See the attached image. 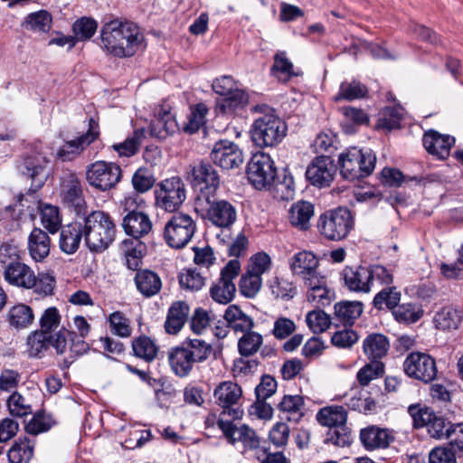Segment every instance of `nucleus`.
Returning a JSON list of instances; mask_svg holds the SVG:
<instances>
[{
  "label": "nucleus",
  "instance_id": "f257e3e1",
  "mask_svg": "<svg viewBox=\"0 0 463 463\" xmlns=\"http://www.w3.org/2000/svg\"><path fill=\"white\" fill-rule=\"evenodd\" d=\"M100 47L116 58H129L144 48L140 27L130 21L114 19L100 30Z\"/></svg>",
  "mask_w": 463,
  "mask_h": 463
},
{
  "label": "nucleus",
  "instance_id": "f03ea898",
  "mask_svg": "<svg viewBox=\"0 0 463 463\" xmlns=\"http://www.w3.org/2000/svg\"><path fill=\"white\" fill-rule=\"evenodd\" d=\"M84 241L92 252H101L115 240L116 226L111 216L103 211L83 214L80 222Z\"/></svg>",
  "mask_w": 463,
  "mask_h": 463
},
{
  "label": "nucleus",
  "instance_id": "7ed1b4c3",
  "mask_svg": "<svg viewBox=\"0 0 463 463\" xmlns=\"http://www.w3.org/2000/svg\"><path fill=\"white\" fill-rule=\"evenodd\" d=\"M256 110L262 112L252 123L250 137L260 147L274 146L286 137L288 127L275 111L267 106H258Z\"/></svg>",
  "mask_w": 463,
  "mask_h": 463
},
{
  "label": "nucleus",
  "instance_id": "20e7f679",
  "mask_svg": "<svg viewBox=\"0 0 463 463\" xmlns=\"http://www.w3.org/2000/svg\"><path fill=\"white\" fill-rule=\"evenodd\" d=\"M376 156L372 150L356 146L347 148L338 156L340 174L349 181L369 176L374 170Z\"/></svg>",
  "mask_w": 463,
  "mask_h": 463
},
{
  "label": "nucleus",
  "instance_id": "39448f33",
  "mask_svg": "<svg viewBox=\"0 0 463 463\" xmlns=\"http://www.w3.org/2000/svg\"><path fill=\"white\" fill-rule=\"evenodd\" d=\"M196 229V222L191 215L177 213L173 214L165 222L164 239L169 247L182 249L191 241Z\"/></svg>",
  "mask_w": 463,
  "mask_h": 463
},
{
  "label": "nucleus",
  "instance_id": "423d86ee",
  "mask_svg": "<svg viewBox=\"0 0 463 463\" xmlns=\"http://www.w3.org/2000/svg\"><path fill=\"white\" fill-rule=\"evenodd\" d=\"M352 214L346 208L339 207L322 214L317 222L320 234L329 241H341L353 229Z\"/></svg>",
  "mask_w": 463,
  "mask_h": 463
},
{
  "label": "nucleus",
  "instance_id": "0eeeda50",
  "mask_svg": "<svg viewBox=\"0 0 463 463\" xmlns=\"http://www.w3.org/2000/svg\"><path fill=\"white\" fill-rule=\"evenodd\" d=\"M217 426L222 431L227 441L232 445L241 443L244 451H254V455L258 454V450L261 449L260 439L255 430L248 425L241 424L237 426L229 419L219 418Z\"/></svg>",
  "mask_w": 463,
  "mask_h": 463
},
{
  "label": "nucleus",
  "instance_id": "6e6552de",
  "mask_svg": "<svg viewBox=\"0 0 463 463\" xmlns=\"http://www.w3.org/2000/svg\"><path fill=\"white\" fill-rule=\"evenodd\" d=\"M48 163L46 156L41 152L27 154L18 161L17 171L22 176L31 180V191L39 190L46 182L49 175Z\"/></svg>",
  "mask_w": 463,
  "mask_h": 463
},
{
  "label": "nucleus",
  "instance_id": "1a4fd4ad",
  "mask_svg": "<svg viewBox=\"0 0 463 463\" xmlns=\"http://www.w3.org/2000/svg\"><path fill=\"white\" fill-rule=\"evenodd\" d=\"M277 170L270 156L259 152L252 156L247 166L249 182L256 189L270 187L275 180Z\"/></svg>",
  "mask_w": 463,
  "mask_h": 463
},
{
  "label": "nucleus",
  "instance_id": "9d476101",
  "mask_svg": "<svg viewBox=\"0 0 463 463\" xmlns=\"http://www.w3.org/2000/svg\"><path fill=\"white\" fill-rule=\"evenodd\" d=\"M241 262L237 260H231L222 269L220 279L212 285L210 288L211 298L217 303L228 304L235 297L236 286L233 280L239 276Z\"/></svg>",
  "mask_w": 463,
  "mask_h": 463
},
{
  "label": "nucleus",
  "instance_id": "9b49d317",
  "mask_svg": "<svg viewBox=\"0 0 463 463\" xmlns=\"http://www.w3.org/2000/svg\"><path fill=\"white\" fill-rule=\"evenodd\" d=\"M86 179L90 186L107 191L120 181L121 168L115 163L97 161L88 166Z\"/></svg>",
  "mask_w": 463,
  "mask_h": 463
},
{
  "label": "nucleus",
  "instance_id": "f8f14e48",
  "mask_svg": "<svg viewBox=\"0 0 463 463\" xmlns=\"http://www.w3.org/2000/svg\"><path fill=\"white\" fill-rule=\"evenodd\" d=\"M403 371L409 377L429 383L437 377L436 361L425 353L413 352L403 362Z\"/></svg>",
  "mask_w": 463,
  "mask_h": 463
},
{
  "label": "nucleus",
  "instance_id": "ddd939ff",
  "mask_svg": "<svg viewBox=\"0 0 463 463\" xmlns=\"http://www.w3.org/2000/svg\"><path fill=\"white\" fill-rule=\"evenodd\" d=\"M155 194L156 205L170 213L176 211L186 197L184 184L179 177L162 181Z\"/></svg>",
  "mask_w": 463,
  "mask_h": 463
},
{
  "label": "nucleus",
  "instance_id": "4468645a",
  "mask_svg": "<svg viewBox=\"0 0 463 463\" xmlns=\"http://www.w3.org/2000/svg\"><path fill=\"white\" fill-rule=\"evenodd\" d=\"M216 403L222 408L219 418L231 420L240 419L242 411L240 408H233L242 396V390L240 385L232 381H225L217 385L213 392Z\"/></svg>",
  "mask_w": 463,
  "mask_h": 463
},
{
  "label": "nucleus",
  "instance_id": "2eb2a0df",
  "mask_svg": "<svg viewBox=\"0 0 463 463\" xmlns=\"http://www.w3.org/2000/svg\"><path fill=\"white\" fill-rule=\"evenodd\" d=\"M194 185L199 186V194L196 197L197 204L203 205V202H210V197L219 186L220 179L215 168L206 162H201L193 168Z\"/></svg>",
  "mask_w": 463,
  "mask_h": 463
},
{
  "label": "nucleus",
  "instance_id": "dca6fc26",
  "mask_svg": "<svg viewBox=\"0 0 463 463\" xmlns=\"http://www.w3.org/2000/svg\"><path fill=\"white\" fill-rule=\"evenodd\" d=\"M211 160L222 169L240 167L243 161V153L234 142L222 139L213 145L210 153Z\"/></svg>",
  "mask_w": 463,
  "mask_h": 463
},
{
  "label": "nucleus",
  "instance_id": "f3484780",
  "mask_svg": "<svg viewBox=\"0 0 463 463\" xmlns=\"http://www.w3.org/2000/svg\"><path fill=\"white\" fill-rule=\"evenodd\" d=\"M99 135V124L93 118H90L88 131L75 139L66 141L58 150L57 157L62 161H72L79 156L87 146L93 143L98 138Z\"/></svg>",
  "mask_w": 463,
  "mask_h": 463
},
{
  "label": "nucleus",
  "instance_id": "a211bd4d",
  "mask_svg": "<svg viewBox=\"0 0 463 463\" xmlns=\"http://www.w3.org/2000/svg\"><path fill=\"white\" fill-rule=\"evenodd\" d=\"M202 210L206 211L207 219L215 226L229 228L237 219L235 207L226 200H214L210 197V202H203L199 205Z\"/></svg>",
  "mask_w": 463,
  "mask_h": 463
},
{
  "label": "nucleus",
  "instance_id": "6ab92c4d",
  "mask_svg": "<svg viewBox=\"0 0 463 463\" xmlns=\"http://www.w3.org/2000/svg\"><path fill=\"white\" fill-rule=\"evenodd\" d=\"M336 167L330 157L317 156L307 166L306 177L315 186H329L334 179Z\"/></svg>",
  "mask_w": 463,
  "mask_h": 463
},
{
  "label": "nucleus",
  "instance_id": "aec40b11",
  "mask_svg": "<svg viewBox=\"0 0 463 463\" xmlns=\"http://www.w3.org/2000/svg\"><path fill=\"white\" fill-rule=\"evenodd\" d=\"M61 195L63 203L73 209L78 215L86 213L87 203L81 183L76 175H70L63 180Z\"/></svg>",
  "mask_w": 463,
  "mask_h": 463
},
{
  "label": "nucleus",
  "instance_id": "412c9836",
  "mask_svg": "<svg viewBox=\"0 0 463 463\" xmlns=\"http://www.w3.org/2000/svg\"><path fill=\"white\" fill-rule=\"evenodd\" d=\"M360 440L367 450H374L389 447L394 436L388 429L369 426L360 430Z\"/></svg>",
  "mask_w": 463,
  "mask_h": 463
},
{
  "label": "nucleus",
  "instance_id": "4be33fe9",
  "mask_svg": "<svg viewBox=\"0 0 463 463\" xmlns=\"http://www.w3.org/2000/svg\"><path fill=\"white\" fill-rule=\"evenodd\" d=\"M422 142L424 147L430 154L444 159L449 155V151L455 143V138L449 135H441L438 131L430 129L423 135Z\"/></svg>",
  "mask_w": 463,
  "mask_h": 463
},
{
  "label": "nucleus",
  "instance_id": "5701e85b",
  "mask_svg": "<svg viewBox=\"0 0 463 463\" xmlns=\"http://www.w3.org/2000/svg\"><path fill=\"white\" fill-rule=\"evenodd\" d=\"M122 227L132 240H138L147 235L152 231V222L144 212L127 213L122 220Z\"/></svg>",
  "mask_w": 463,
  "mask_h": 463
},
{
  "label": "nucleus",
  "instance_id": "b1692460",
  "mask_svg": "<svg viewBox=\"0 0 463 463\" xmlns=\"http://www.w3.org/2000/svg\"><path fill=\"white\" fill-rule=\"evenodd\" d=\"M341 275L345 285L351 291L367 293L372 288L370 274L366 267H345Z\"/></svg>",
  "mask_w": 463,
  "mask_h": 463
},
{
  "label": "nucleus",
  "instance_id": "393cba45",
  "mask_svg": "<svg viewBox=\"0 0 463 463\" xmlns=\"http://www.w3.org/2000/svg\"><path fill=\"white\" fill-rule=\"evenodd\" d=\"M33 273L34 271L28 265L13 261L5 267L4 278L10 285L29 289L33 285Z\"/></svg>",
  "mask_w": 463,
  "mask_h": 463
},
{
  "label": "nucleus",
  "instance_id": "a878e982",
  "mask_svg": "<svg viewBox=\"0 0 463 463\" xmlns=\"http://www.w3.org/2000/svg\"><path fill=\"white\" fill-rule=\"evenodd\" d=\"M134 282L137 291L144 298L157 295L162 288V280L159 275L148 269L137 270Z\"/></svg>",
  "mask_w": 463,
  "mask_h": 463
},
{
  "label": "nucleus",
  "instance_id": "bb28decb",
  "mask_svg": "<svg viewBox=\"0 0 463 463\" xmlns=\"http://www.w3.org/2000/svg\"><path fill=\"white\" fill-rule=\"evenodd\" d=\"M167 355L172 371L179 377L187 376L195 364L190 352L184 348V345L171 348Z\"/></svg>",
  "mask_w": 463,
  "mask_h": 463
},
{
  "label": "nucleus",
  "instance_id": "cd10ccee",
  "mask_svg": "<svg viewBox=\"0 0 463 463\" xmlns=\"http://www.w3.org/2000/svg\"><path fill=\"white\" fill-rule=\"evenodd\" d=\"M319 261L316 255L308 250L294 254L289 260V268L293 275L307 277L317 269Z\"/></svg>",
  "mask_w": 463,
  "mask_h": 463
},
{
  "label": "nucleus",
  "instance_id": "c85d7f7f",
  "mask_svg": "<svg viewBox=\"0 0 463 463\" xmlns=\"http://www.w3.org/2000/svg\"><path fill=\"white\" fill-rule=\"evenodd\" d=\"M223 317L230 328L236 333H246L253 329L255 322L237 305H230L223 315Z\"/></svg>",
  "mask_w": 463,
  "mask_h": 463
},
{
  "label": "nucleus",
  "instance_id": "c756f323",
  "mask_svg": "<svg viewBox=\"0 0 463 463\" xmlns=\"http://www.w3.org/2000/svg\"><path fill=\"white\" fill-rule=\"evenodd\" d=\"M51 240L48 234L39 228H34L28 237V250L35 261H42L50 253Z\"/></svg>",
  "mask_w": 463,
  "mask_h": 463
},
{
  "label": "nucleus",
  "instance_id": "7c9ffc66",
  "mask_svg": "<svg viewBox=\"0 0 463 463\" xmlns=\"http://www.w3.org/2000/svg\"><path fill=\"white\" fill-rule=\"evenodd\" d=\"M189 315V306L184 301H176L170 307L165 322V331L177 334L184 326Z\"/></svg>",
  "mask_w": 463,
  "mask_h": 463
},
{
  "label": "nucleus",
  "instance_id": "2f4dec72",
  "mask_svg": "<svg viewBox=\"0 0 463 463\" xmlns=\"http://www.w3.org/2000/svg\"><path fill=\"white\" fill-rule=\"evenodd\" d=\"M84 238L80 222H76L62 227L60 234V248L67 253H74Z\"/></svg>",
  "mask_w": 463,
  "mask_h": 463
},
{
  "label": "nucleus",
  "instance_id": "473e14b6",
  "mask_svg": "<svg viewBox=\"0 0 463 463\" xmlns=\"http://www.w3.org/2000/svg\"><path fill=\"white\" fill-rule=\"evenodd\" d=\"M390 344L388 338L379 333H373L366 336L363 343L365 355L371 361H379L387 354Z\"/></svg>",
  "mask_w": 463,
  "mask_h": 463
},
{
  "label": "nucleus",
  "instance_id": "72a5a7b5",
  "mask_svg": "<svg viewBox=\"0 0 463 463\" xmlns=\"http://www.w3.org/2000/svg\"><path fill=\"white\" fill-rule=\"evenodd\" d=\"M314 215V205L307 201L293 203L288 211L289 222L296 228L306 231L310 226Z\"/></svg>",
  "mask_w": 463,
  "mask_h": 463
},
{
  "label": "nucleus",
  "instance_id": "f704fd0d",
  "mask_svg": "<svg viewBox=\"0 0 463 463\" xmlns=\"http://www.w3.org/2000/svg\"><path fill=\"white\" fill-rule=\"evenodd\" d=\"M177 129V123L174 116L162 109L157 112L155 120L150 126V133L152 136L163 139L169 135L174 134Z\"/></svg>",
  "mask_w": 463,
  "mask_h": 463
},
{
  "label": "nucleus",
  "instance_id": "c9c22d12",
  "mask_svg": "<svg viewBox=\"0 0 463 463\" xmlns=\"http://www.w3.org/2000/svg\"><path fill=\"white\" fill-rule=\"evenodd\" d=\"M122 250L127 267L132 270L140 269L142 259L146 250V244L139 240H125L122 242Z\"/></svg>",
  "mask_w": 463,
  "mask_h": 463
},
{
  "label": "nucleus",
  "instance_id": "e433bc0d",
  "mask_svg": "<svg viewBox=\"0 0 463 463\" xmlns=\"http://www.w3.org/2000/svg\"><path fill=\"white\" fill-rule=\"evenodd\" d=\"M270 72L281 82H287L292 77L299 75V72L295 70L292 61L288 58L286 52L283 51H279L274 55V62Z\"/></svg>",
  "mask_w": 463,
  "mask_h": 463
},
{
  "label": "nucleus",
  "instance_id": "4c0bfd02",
  "mask_svg": "<svg viewBox=\"0 0 463 463\" xmlns=\"http://www.w3.org/2000/svg\"><path fill=\"white\" fill-rule=\"evenodd\" d=\"M363 312L359 301H341L335 305L334 319L343 325H353Z\"/></svg>",
  "mask_w": 463,
  "mask_h": 463
},
{
  "label": "nucleus",
  "instance_id": "58836bf2",
  "mask_svg": "<svg viewBox=\"0 0 463 463\" xmlns=\"http://www.w3.org/2000/svg\"><path fill=\"white\" fill-rule=\"evenodd\" d=\"M316 418L319 424L330 429L346 423L347 411L343 406H326L317 411Z\"/></svg>",
  "mask_w": 463,
  "mask_h": 463
},
{
  "label": "nucleus",
  "instance_id": "ea45409f",
  "mask_svg": "<svg viewBox=\"0 0 463 463\" xmlns=\"http://www.w3.org/2000/svg\"><path fill=\"white\" fill-rule=\"evenodd\" d=\"M341 111L344 116L341 125L346 134H353L358 127L369 123L368 115L361 109L344 107Z\"/></svg>",
  "mask_w": 463,
  "mask_h": 463
},
{
  "label": "nucleus",
  "instance_id": "a19ab883",
  "mask_svg": "<svg viewBox=\"0 0 463 463\" xmlns=\"http://www.w3.org/2000/svg\"><path fill=\"white\" fill-rule=\"evenodd\" d=\"M304 399L300 395H285L279 403V410L284 419L298 422L303 416Z\"/></svg>",
  "mask_w": 463,
  "mask_h": 463
},
{
  "label": "nucleus",
  "instance_id": "79ce46f5",
  "mask_svg": "<svg viewBox=\"0 0 463 463\" xmlns=\"http://www.w3.org/2000/svg\"><path fill=\"white\" fill-rule=\"evenodd\" d=\"M145 137L146 130L144 128H137L123 142L112 145V148L119 156L130 157L137 153Z\"/></svg>",
  "mask_w": 463,
  "mask_h": 463
},
{
  "label": "nucleus",
  "instance_id": "37998d69",
  "mask_svg": "<svg viewBox=\"0 0 463 463\" xmlns=\"http://www.w3.org/2000/svg\"><path fill=\"white\" fill-rule=\"evenodd\" d=\"M462 320L461 312L451 307H443L434 317L436 327L441 330L458 329Z\"/></svg>",
  "mask_w": 463,
  "mask_h": 463
},
{
  "label": "nucleus",
  "instance_id": "c03bdc74",
  "mask_svg": "<svg viewBox=\"0 0 463 463\" xmlns=\"http://www.w3.org/2000/svg\"><path fill=\"white\" fill-rule=\"evenodd\" d=\"M8 320L12 326L21 329L30 326L34 320V314L31 307L18 304L10 308Z\"/></svg>",
  "mask_w": 463,
  "mask_h": 463
},
{
  "label": "nucleus",
  "instance_id": "a18cd8bd",
  "mask_svg": "<svg viewBox=\"0 0 463 463\" xmlns=\"http://www.w3.org/2000/svg\"><path fill=\"white\" fill-rule=\"evenodd\" d=\"M248 100V94L238 88L220 99L217 102V107L222 113L232 114L237 109H243L247 105Z\"/></svg>",
  "mask_w": 463,
  "mask_h": 463
},
{
  "label": "nucleus",
  "instance_id": "49530a36",
  "mask_svg": "<svg viewBox=\"0 0 463 463\" xmlns=\"http://www.w3.org/2000/svg\"><path fill=\"white\" fill-rule=\"evenodd\" d=\"M33 443L27 438H20L8 451L10 463H29L33 456Z\"/></svg>",
  "mask_w": 463,
  "mask_h": 463
},
{
  "label": "nucleus",
  "instance_id": "de8ad7c7",
  "mask_svg": "<svg viewBox=\"0 0 463 463\" xmlns=\"http://www.w3.org/2000/svg\"><path fill=\"white\" fill-rule=\"evenodd\" d=\"M263 344V336L252 329L242 333L238 340V351L241 356L249 357L255 354Z\"/></svg>",
  "mask_w": 463,
  "mask_h": 463
},
{
  "label": "nucleus",
  "instance_id": "09e8293b",
  "mask_svg": "<svg viewBox=\"0 0 463 463\" xmlns=\"http://www.w3.org/2000/svg\"><path fill=\"white\" fill-rule=\"evenodd\" d=\"M52 335L42 330L32 332L27 337V352L30 357H40L51 345Z\"/></svg>",
  "mask_w": 463,
  "mask_h": 463
},
{
  "label": "nucleus",
  "instance_id": "8fccbe9b",
  "mask_svg": "<svg viewBox=\"0 0 463 463\" xmlns=\"http://www.w3.org/2000/svg\"><path fill=\"white\" fill-rule=\"evenodd\" d=\"M272 296L282 300H290L296 295V287L288 279L275 276L267 283Z\"/></svg>",
  "mask_w": 463,
  "mask_h": 463
},
{
  "label": "nucleus",
  "instance_id": "3c124183",
  "mask_svg": "<svg viewBox=\"0 0 463 463\" xmlns=\"http://www.w3.org/2000/svg\"><path fill=\"white\" fill-rule=\"evenodd\" d=\"M52 15L45 10L29 14L24 21V27L33 32L47 33L52 27Z\"/></svg>",
  "mask_w": 463,
  "mask_h": 463
},
{
  "label": "nucleus",
  "instance_id": "603ef678",
  "mask_svg": "<svg viewBox=\"0 0 463 463\" xmlns=\"http://www.w3.org/2000/svg\"><path fill=\"white\" fill-rule=\"evenodd\" d=\"M262 287V278L246 269L241 277L239 288L242 296L254 298Z\"/></svg>",
  "mask_w": 463,
  "mask_h": 463
},
{
  "label": "nucleus",
  "instance_id": "864d4df0",
  "mask_svg": "<svg viewBox=\"0 0 463 463\" xmlns=\"http://www.w3.org/2000/svg\"><path fill=\"white\" fill-rule=\"evenodd\" d=\"M133 352L136 356L146 360L153 361L158 352V348L151 338L147 336H139L132 343Z\"/></svg>",
  "mask_w": 463,
  "mask_h": 463
},
{
  "label": "nucleus",
  "instance_id": "5fc2aeb1",
  "mask_svg": "<svg viewBox=\"0 0 463 463\" xmlns=\"http://www.w3.org/2000/svg\"><path fill=\"white\" fill-rule=\"evenodd\" d=\"M55 278L49 272H39L36 276L33 273V285L29 287V289H33V292L39 296L46 297L53 293L55 288Z\"/></svg>",
  "mask_w": 463,
  "mask_h": 463
},
{
  "label": "nucleus",
  "instance_id": "6e6d98bb",
  "mask_svg": "<svg viewBox=\"0 0 463 463\" xmlns=\"http://www.w3.org/2000/svg\"><path fill=\"white\" fill-rule=\"evenodd\" d=\"M367 94V88L359 81L342 82L335 100L341 99L353 100L364 98Z\"/></svg>",
  "mask_w": 463,
  "mask_h": 463
},
{
  "label": "nucleus",
  "instance_id": "4d7b16f0",
  "mask_svg": "<svg viewBox=\"0 0 463 463\" xmlns=\"http://www.w3.org/2000/svg\"><path fill=\"white\" fill-rule=\"evenodd\" d=\"M41 221L45 229L51 233L57 232L61 225L59 209L51 204L41 206Z\"/></svg>",
  "mask_w": 463,
  "mask_h": 463
},
{
  "label": "nucleus",
  "instance_id": "13d9d810",
  "mask_svg": "<svg viewBox=\"0 0 463 463\" xmlns=\"http://www.w3.org/2000/svg\"><path fill=\"white\" fill-rule=\"evenodd\" d=\"M351 441V431L346 423L328 429L325 438L326 444H332L336 447L349 446Z\"/></svg>",
  "mask_w": 463,
  "mask_h": 463
},
{
  "label": "nucleus",
  "instance_id": "bf43d9fd",
  "mask_svg": "<svg viewBox=\"0 0 463 463\" xmlns=\"http://www.w3.org/2000/svg\"><path fill=\"white\" fill-rule=\"evenodd\" d=\"M452 425L453 423L447 421L442 416L434 413L428 424L427 431L431 438L449 439Z\"/></svg>",
  "mask_w": 463,
  "mask_h": 463
},
{
  "label": "nucleus",
  "instance_id": "052dcab7",
  "mask_svg": "<svg viewBox=\"0 0 463 463\" xmlns=\"http://www.w3.org/2000/svg\"><path fill=\"white\" fill-rule=\"evenodd\" d=\"M383 372L384 365L382 362L371 361L358 371L356 379L362 386H366L373 380L382 376Z\"/></svg>",
  "mask_w": 463,
  "mask_h": 463
},
{
  "label": "nucleus",
  "instance_id": "680f3d73",
  "mask_svg": "<svg viewBox=\"0 0 463 463\" xmlns=\"http://www.w3.org/2000/svg\"><path fill=\"white\" fill-rule=\"evenodd\" d=\"M207 112L208 109L203 103H198L191 108V113L184 126V130L188 133L196 132L204 124Z\"/></svg>",
  "mask_w": 463,
  "mask_h": 463
},
{
  "label": "nucleus",
  "instance_id": "e2e57ef3",
  "mask_svg": "<svg viewBox=\"0 0 463 463\" xmlns=\"http://www.w3.org/2000/svg\"><path fill=\"white\" fill-rule=\"evenodd\" d=\"M179 283L183 288L198 291L204 286L205 279L197 269H187L179 275Z\"/></svg>",
  "mask_w": 463,
  "mask_h": 463
},
{
  "label": "nucleus",
  "instance_id": "0e129e2a",
  "mask_svg": "<svg viewBox=\"0 0 463 463\" xmlns=\"http://www.w3.org/2000/svg\"><path fill=\"white\" fill-rule=\"evenodd\" d=\"M185 349H188L195 363L205 361L212 352L211 345L201 339H189L184 343Z\"/></svg>",
  "mask_w": 463,
  "mask_h": 463
},
{
  "label": "nucleus",
  "instance_id": "69168bd1",
  "mask_svg": "<svg viewBox=\"0 0 463 463\" xmlns=\"http://www.w3.org/2000/svg\"><path fill=\"white\" fill-rule=\"evenodd\" d=\"M306 321L308 327L316 334L325 332L331 324L329 316L320 308L308 312Z\"/></svg>",
  "mask_w": 463,
  "mask_h": 463
},
{
  "label": "nucleus",
  "instance_id": "338daca9",
  "mask_svg": "<svg viewBox=\"0 0 463 463\" xmlns=\"http://www.w3.org/2000/svg\"><path fill=\"white\" fill-rule=\"evenodd\" d=\"M110 330L120 337H128L131 335L129 319L119 311L113 312L109 317Z\"/></svg>",
  "mask_w": 463,
  "mask_h": 463
},
{
  "label": "nucleus",
  "instance_id": "774afa93",
  "mask_svg": "<svg viewBox=\"0 0 463 463\" xmlns=\"http://www.w3.org/2000/svg\"><path fill=\"white\" fill-rule=\"evenodd\" d=\"M272 267V260L269 254L263 251L253 254L247 267V270L262 278Z\"/></svg>",
  "mask_w": 463,
  "mask_h": 463
}]
</instances>
